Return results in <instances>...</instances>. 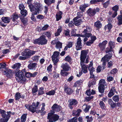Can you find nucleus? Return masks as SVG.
Wrapping results in <instances>:
<instances>
[{"label":"nucleus","mask_w":122,"mask_h":122,"mask_svg":"<svg viewBox=\"0 0 122 122\" xmlns=\"http://www.w3.org/2000/svg\"><path fill=\"white\" fill-rule=\"evenodd\" d=\"M21 66L19 63L16 64V79L18 82L23 83L25 82L26 79L24 73L21 71L19 70Z\"/></svg>","instance_id":"nucleus-1"},{"label":"nucleus","mask_w":122,"mask_h":122,"mask_svg":"<svg viewBox=\"0 0 122 122\" xmlns=\"http://www.w3.org/2000/svg\"><path fill=\"white\" fill-rule=\"evenodd\" d=\"M29 7L31 12L34 11V14H39L40 12L43 9L42 4L39 2H35L34 5H29Z\"/></svg>","instance_id":"nucleus-2"},{"label":"nucleus","mask_w":122,"mask_h":122,"mask_svg":"<svg viewBox=\"0 0 122 122\" xmlns=\"http://www.w3.org/2000/svg\"><path fill=\"white\" fill-rule=\"evenodd\" d=\"M46 37L44 35H42L39 38L34 40L33 42L34 44L41 45L46 44L47 42V41L46 39Z\"/></svg>","instance_id":"nucleus-3"},{"label":"nucleus","mask_w":122,"mask_h":122,"mask_svg":"<svg viewBox=\"0 0 122 122\" xmlns=\"http://www.w3.org/2000/svg\"><path fill=\"white\" fill-rule=\"evenodd\" d=\"M54 113L50 112L48 113L47 117L48 122H55L58 120L59 117V116L56 114H54Z\"/></svg>","instance_id":"nucleus-4"},{"label":"nucleus","mask_w":122,"mask_h":122,"mask_svg":"<svg viewBox=\"0 0 122 122\" xmlns=\"http://www.w3.org/2000/svg\"><path fill=\"white\" fill-rule=\"evenodd\" d=\"M91 30V28L87 26L86 29H85L83 32V34H84L80 35L81 37H85L84 39V42L87 40L88 37L89 38L91 36V34L89 33Z\"/></svg>","instance_id":"nucleus-5"},{"label":"nucleus","mask_w":122,"mask_h":122,"mask_svg":"<svg viewBox=\"0 0 122 122\" xmlns=\"http://www.w3.org/2000/svg\"><path fill=\"white\" fill-rule=\"evenodd\" d=\"M39 104V102H37L36 104L33 103L31 105L26 104L25 105V107L30 111L34 113L36 111V109H38V106Z\"/></svg>","instance_id":"nucleus-6"},{"label":"nucleus","mask_w":122,"mask_h":122,"mask_svg":"<svg viewBox=\"0 0 122 122\" xmlns=\"http://www.w3.org/2000/svg\"><path fill=\"white\" fill-rule=\"evenodd\" d=\"M36 51L30 50L28 49H26L24 51L21 53V55L23 56H25L27 59L29 58L30 56L35 54Z\"/></svg>","instance_id":"nucleus-7"},{"label":"nucleus","mask_w":122,"mask_h":122,"mask_svg":"<svg viewBox=\"0 0 122 122\" xmlns=\"http://www.w3.org/2000/svg\"><path fill=\"white\" fill-rule=\"evenodd\" d=\"M112 53H109L108 55L105 56L102 59L101 61L102 62V65L103 66V69L105 68V66L107 62L112 57Z\"/></svg>","instance_id":"nucleus-8"},{"label":"nucleus","mask_w":122,"mask_h":122,"mask_svg":"<svg viewBox=\"0 0 122 122\" xmlns=\"http://www.w3.org/2000/svg\"><path fill=\"white\" fill-rule=\"evenodd\" d=\"M99 85L98 90L99 92L102 93H103L104 91V86L106 85L105 80L104 79L101 80L99 81Z\"/></svg>","instance_id":"nucleus-9"},{"label":"nucleus","mask_w":122,"mask_h":122,"mask_svg":"<svg viewBox=\"0 0 122 122\" xmlns=\"http://www.w3.org/2000/svg\"><path fill=\"white\" fill-rule=\"evenodd\" d=\"M2 73L8 77H10L13 76L14 73L9 69L5 68L4 70L2 71Z\"/></svg>","instance_id":"nucleus-10"},{"label":"nucleus","mask_w":122,"mask_h":122,"mask_svg":"<svg viewBox=\"0 0 122 122\" xmlns=\"http://www.w3.org/2000/svg\"><path fill=\"white\" fill-rule=\"evenodd\" d=\"M59 54V52L55 51L52 56V60L54 64L56 65L58 61V56Z\"/></svg>","instance_id":"nucleus-11"},{"label":"nucleus","mask_w":122,"mask_h":122,"mask_svg":"<svg viewBox=\"0 0 122 122\" xmlns=\"http://www.w3.org/2000/svg\"><path fill=\"white\" fill-rule=\"evenodd\" d=\"M87 53V51L86 50L81 51L80 56V62H84Z\"/></svg>","instance_id":"nucleus-12"},{"label":"nucleus","mask_w":122,"mask_h":122,"mask_svg":"<svg viewBox=\"0 0 122 122\" xmlns=\"http://www.w3.org/2000/svg\"><path fill=\"white\" fill-rule=\"evenodd\" d=\"M51 108L52 110L51 112L53 113L59 112L61 109L60 107L56 104H55L53 105Z\"/></svg>","instance_id":"nucleus-13"},{"label":"nucleus","mask_w":122,"mask_h":122,"mask_svg":"<svg viewBox=\"0 0 122 122\" xmlns=\"http://www.w3.org/2000/svg\"><path fill=\"white\" fill-rule=\"evenodd\" d=\"M109 46L110 47V49L107 48L106 52V53L108 52H109L112 51L113 49L115 47V43L113 41H110L108 42Z\"/></svg>","instance_id":"nucleus-14"},{"label":"nucleus","mask_w":122,"mask_h":122,"mask_svg":"<svg viewBox=\"0 0 122 122\" xmlns=\"http://www.w3.org/2000/svg\"><path fill=\"white\" fill-rule=\"evenodd\" d=\"M80 64L81 68V72L86 73L87 72V66L85 64L84 62H80Z\"/></svg>","instance_id":"nucleus-15"},{"label":"nucleus","mask_w":122,"mask_h":122,"mask_svg":"<svg viewBox=\"0 0 122 122\" xmlns=\"http://www.w3.org/2000/svg\"><path fill=\"white\" fill-rule=\"evenodd\" d=\"M107 43V41L106 40H105L103 41L102 43H99L98 46L101 50L102 51L105 49L106 45Z\"/></svg>","instance_id":"nucleus-16"},{"label":"nucleus","mask_w":122,"mask_h":122,"mask_svg":"<svg viewBox=\"0 0 122 122\" xmlns=\"http://www.w3.org/2000/svg\"><path fill=\"white\" fill-rule=\"evenodd\" d=\"M7 114H6L5 111L3 110L0 109V113L1 114V116L3 117H7V116H9V117L10 116V114L12 113L10 112H7Z\"/></svg>","instance_id":"nucleus-17"},{"label":"nucleus","mask_w":122,"mask_h":122,"mask_svg":"<svg viewBox=\"0 0 122 122\" xmlns=\"http://www.w3.org/2000/svg\"><path fill=\"white\" fill-rule=\"evenodd\" d=\"M76 49L77 50H80L82 47L81 39L80 37L78 38L76 44Z\"/></svg>","instance_id":"nucleus-18"},{"label":"nucleus","mask_w":122,"mask_h":122,"mask_svg":"<svg viewBox=\"0 0 122 122\" xmlns=\"http://www.w3.org/2000/svg\"><path fill=\"white\" fill-rule=\"evenodd\" d=\"M61 67L62 68L63 70L66 71H69L71 69L69 65L66 63L62 64Z\"/></svg>","instance_id":"nucleus-19"},{"label":"nucleus","mask_w":122,"mask_h":122,"mask_svg":"<svg viewBox=\"0 0 122 122\" xmlns=\"http://www.w3.org/2000/svg\"><path fill=\"white\" fill-rule=\"evenodd\" d=\"M77 18H78L77 17L74 18L73 20L74 24L76 26H78L80 25L83 21V19H80L77 20Z\"/></svg>","instance_id":"nucleus-20"},{"label":"nucleus","mask_w":122,"mask_h":122,"mask_svg":"<svg viewBox=\"0 0 122 122\" xmlns=\"http://www.w3.org/2000/svg\"><path fill=\"white\" fill-rule=\"evenodd\" d=\"M62 14V12L60 11L57 12L56 15V17L57 21L59 20L61 18Z\"/></svg>","instance_id":"nucleus-21"},{"label":"nucleus","mask_w":122,"mask_h":122,"mask_svg":"<svg viewBox=\"0 0 122 122\" xmlns=\"http://www.w3.org/2000/svg\"><path fill=\"white\" fill-rule=\"evenodd\" d=\"M37 63H34L29 64L28 66V67L30 70H35L37 66Z\"/></svg>","instance_id":"nucleus-22"},{"label":"nucleus","mask_w":122,"mask_h":122,"mask_svg":"<svg viewBox=\"0 0 122 122\" xmlns=\"http://www.w3.org/2000/svg\"><path fill=\"white\" fill-rule=\"evenodd\" d=\"M1 19L3 22L6 23H9L10 21V18L9 17H3Z\"/></svg>","instance_id":"nucleus-23"},{"label":"nucleus","mask_w":122,"mask_h":122,"mask_svg":"<svg viewBox=\"0 0 122 122\" xmlns=\"http://www.w3.org/2000/svg\"><path fill=\"white\" fill-rule=\"evenodd\" d=\"M69 102L70 105L73 106L76 105L77 103V101L73 99H70L69 101Z\"/></svg>","instance_id":"nucleus-24"},{"label":"nucleus","mask_w":122,"mask_h":122,"mask_svg":"<svg viewBox=\"0 0 122 122\" xmlns=\"http://www.w3.org/2000/svg\"><path fill=\"white\" fill-rule=\"evenodd\" d=\"M115 91V88L114 87H113L111 89L108 94V97H111L114 94V92Z\"/></svg>","instance_id":"nucleus-25"},{"label":"nucleus","mask_w":122,"mask_h":122,"mask_svg":"<svg viewBox=\"0 0 122 122\" xmlns=\"http://www.w3.org/2000/svg\"><path fill=\"white\" fill-rule=\"evenodd\" d=\"M81 110L78 109L77 110H75L72 112V115L73 116H79L80 113L81 112Z\"/></svg>","instance_id":"nucleus-26"},{"label":"nucleus","mask_w":122,"mask_h":122,"mask_svg":"<svg viewBox=\"0 0 122 122\" xmlns=\"http://www.w3.org/2000/svg\"><path fill=\"white\" fill-rule=\"evenodd\" d=\"M108 104L111 106V107L114 108L115 107L116 104L112 101V99H109L108 100Z\"/></svg>","instance_id":"nucleus-27"},{"label":"nucleus","mask_w":122,"mask_h":122,"mask_svg":"<svg viewBox=\"0 0 122 122\" xmlns=\"http://www.w3.org/2000/svg\"><path fill=\"white\" fill-rule=\"evenodd\" d=\"M95 10L94 9H89L87 11V13L90 15H94L96 14Z\"/></svg>","instance_id":"nucleus-28"},{"label":"nucleus","mask_w":122,"mask_h":122,"mask_svg":"<svg viewBox=\"0 0 122 122\" xmlns=\"http://www.w3.org/2000/svg\"><path fill=\"white\" fill-rule=\"evenodd\" d=\"M83 81L82 80H78L75 83L74 85V86L76 87L77 86L81 85L82 84Z\"/></svg>","instance_id":"nucleus-29"},{"label":"nucleus","mask_w":122,"mask_h":122,"mask_svg":"<svg viewBox=\"0 0 122 122\" xmlns=\"http://www.w3.org/2000/svg\"><path fill=\"white\" fill-rule=\"evenodd\" d=\"M55 1V0H44L45 3L48 5H49L51 4L54 3Z\"/></svg>","instance_id":"nucleus-30"},{"label":"nucleus","mask_w":122,"mask_h":122,"mask_svg":"<svg viewBox=\"0 0 122 122\" xmlns=\"http://www.w3.org/2000/svg\"><path fill=\"white\" fill-rule=\"evenodd\" d=\"M94 26L97 28H99L102 27V25L100 21L99 20L97 21L94 23Z\"/></svg>","instance_id":"nucleus-31"},{"label":"nucleus","mask_w":122,"mask_h":122,"mask_svg":"<svg viewBox=\"0 0 122 122\" xmlns=\"http://www.w3.org/2000/svg\"><path fill=\"white\" fill-rule=\"evenodd\" d=\"M85 107V108L84 109V111L85 112H88L90 107V106L88 105H84L82 107V108L83 109Z\"/></svg>","instance_id":"nucleus-32"},{"label":"nucleus","mask_w":122,"mask_h":122,"mask_svg":"<svg viewBox=\"0 0 122 122\" xmlns=\"http://www.w3.org/2000/svg\"><path fill=\"white\" fill-rule=\"evenodd\" d=\"M118 25H122V15H119L117 17Z\"/></svg>","instance_id":"nucleus-33"},{"label":"nucleus","mask_w":122,"mask_h":122,"mask_svg":"<svg viewBox=\"0 0 122 122\" xmlns=\"http://www.w3.org/2000/svg\"><path fill=\"white\" fill-rule=\"evenodd\" d=\"M93 65L92 62V61L90 62V64L88 67V69L89 71H95V69L92 67Z\"/></svg>","instance_id":"nucleus-34"},{"label":"nucleus","mask_w":122,"mask_h":122,"mask_svg":"<svg viewBox=\"0 0 122 122\" xmlns=\"http://www.w3.org/2000/svg\"><path fill=\"white\" fill-rule=\"evenodd\" d=\"M20 18L23 24L24 25H26L27 24L28 21V20L27 19L24 17L21 18V16L20 17Z\"/></svg>","instance_id":"nucleus-35"},{"label":"nucleus","mask_w":122,"mask_h":122,"mask_svg":"<svg viewBox=\"0 0 122 122\" xmlns=\"http://www.w3.org/2000/svg\"><path fill=\"white\" fill-rule=\"evenodd\" d=\"M88 6V5L87 4L81 5L80 6V9L81 10L83 11L85 10V8Z\"/></svg>","instance_id":"nucleus-36"},{"label":"nucleus","mask_w":122,"mask_h":122,"mask_svg":"<svg viewBox=\"0 0 122 122\" xmlns=\"http://www.w3.org/2000/svg\"><path fill=\"white\" fill-rule=\"evenodd\" d=\"M65 92L67 94H70L73 91L70 88H67L65 89Z\"/></svg>","instance_id":"nucleus-37"},{"label":"nucleus","mask_w":122,"mask_h":122,"mask_svg":"<svg viewBox=\"0 0 122 122\" xmlns=\"http://www.w3.org/2000/svg\"><path fill=\"white\" fill-rule=\"evenodd\" d=\"M9 118V116H8L7 117H3L0 120V122H7Z\"/></svg>","instance_id":"nucleus-38"},{"label":"nucleus","mask_w":122,"mask_h":122,"mask_svg":"<svg viewBox=\"0 0 122 122\" xmlns=\"http://www.w3.org/2000/svg\"><path fill=\"white\" fill-rule=\"evenodd\" d=\"M44 88L43 87H41L38 90V95H40L43 94L44 93L43 91Z\"/></svg>","instance_id":"nucleus-39"},{"label":"nucleus","mask_w":122,"mask_h":122,"mask_svg":"<svg viewBox=\"0 0 122 122\" xmlns=\"http://www.w3.org/2000/svg\"><path fill=\"white\" fill-rule=\"evenodd\" d=\"M113 100L115 102H118L119 100V97L118 95H115L112 98Z\"/></svg>","instance_id":"nucleus-40"},{"label":"nucleus","mask_w":122,"mask_h":122,"mask_svg":"<svg viewBox=\"0 0 122 122\" xmlns=\"http://www.w3.org/2000/svg\"><path fill=\"white\" fill-rule=\"evenodd\" d=\"M38 91V88L37 86L35 85L34 87L32 89V91L33 93H35L37 92Z\"/></svg>","instance_id":"nucleus-41"},{"label":"nucleus","mask_w":122,"mask_h":122,"mask_svg":"<svg viewBox=\"0 0 122 122\" xmlns=\"http://www.w3.org/2000/svg\"><path fill=\"white\" fill-rule=\"evenodd\" d=\"M27 114H23L21 116V122H25L26 120Z\"/></svg>","instance_id":"nucleus-42"},{"label":"nucleus","mask_w":122,"mask_h":122,"mask_svg":"<svg viewBox=\"0 0 122 122\" xmlns=\"http://www.w3.org/2000/svg\"><path fill=\"white\" fill-rule=\"evenodd\" d=\"M20 13L22 16L24 17L27 14L28 12L26 10H21Z\"/></svg>","instance_id":"nucleus-43"},{"label":"nucleus","mask_w":122,"mask_h":122,"mask_svg":"<svg viewBox=\"0 0 122 122\" xmlns=\"http://www.w3.org/2000/svg\"><path fill=\"white\" fill-rule=\"evenodd\" d=\"M96 82L95 81L89 82L88 84V86L89 87H92L93 85H95Z\"/></svg>","instance_id":"nucleus-44"},{"label":"nucleus","mask_w":122,"mask_h":122,"mask_svg":"<svg viewBox=\"0 0 122 122\" xmlns=\"http://www.w3.org/2000/svg\"><path fill=\"white\" fill-rule=\"evenodd\" d=\"M55 91L52 90L49 91L48 92H46V94L47 95L50 96L54 95L55 93Z\"/></svg>","instance_id":"nucleus-45"},{"label":"nucleus","mask_w":122,"mask_h":122,"mask_svg":"<svg viewBox=\"0 0 122 122\" xmlns=\"http://www.w3.org/2000/svg\"><path fill=\"white\" fill-rule=\"evenodd\" d=\"M62 46V43L59 41H57L56 44V47L57 48H61Z\"/></svg>","instance_id":"nucleus-46"},{"label":"nucleus","mask_w":122,"mask_h":122,"mask_svg":"<svg viewBox=\"0 0 122 122\" xmlns=\"http://www.w3.org/2000/svg\"><path fill=\"white\" fill-rule=\"evenodd\" d=\"M66 71H64L63 70H61V75L63 76H67L69 73L67 72H66Z\"/></svg>","instance_id":"nucleus-47"},{"label":"nucleus","mask_w":122,"mask_h":122,"mask_svg":"<svg viewBox=\"0 0 122 122\" xmlns=\"http://www.w3.org/2000/svg\"><path fill=\"white\" fill-rule=\"evenodd\" d=\"M32 58L34 61L37 62L39 60L40 56H35L32 57Z\"/></svg>","instance_id":"nucleus-48"},{"label":"nucleus","mask_w":122,"mask_h":122,"mask_svg":"<svg viewBox=\"0 0 122 122\" xmlns=\"http://www.w3.org/2000/svg\"><path fill=\"white\" fill-rule=\"evenodd\" d=\"M22 95L20 94V93H17L16 94V100H18L20 98L22 97Z\"/></svg>","instance_id":"nucleus-49"},{"label":"nucleus","mask_w":122,"mask_h":122,"mask_svg":"<svg viewBox=\"0 0 122 122\" xmlns=\"http://www.w3.org/2000/svg\"><path fill=\"white\" fill-rule=\"evenodd\" d=\"M43 34L45 35L48 37L49 38L51 37V34L49 32L46 31L44 32L43 33Z\"/></svg>","instance_id":"nucleus-50"},{"label":"nucleus","mask_w":122,"mask_h":122,"mask_svg":"<svg viewBox=\"0 0 122 122\" xmlns=\"http://www.w3.org/2000/svg\"><path fill=\"white\" fill-rule=\"evenodd\" d=\"M77 118L76 117H73L71 119L69 120L68 122H77Z\"/></svg>","instance_id":"nucleus-51"},{"label":"nucleus","mask_w":122,"mask_h":122,"mask_svg":"<svg viewBox=\"0 0 122 122\" xmlns=\"http://www.w3.org/2000/svg\"><path fill=\"white\" fill-rule=\"evenodd\" d=\"M71 57L69 56H67L66 57L65 59V60L66 61H67L69 62L71 61Z\"/></svg>","instance_id":"nucleus-52"},{"label":"nucleus","mask_w":122,"mask_h":122,"mask_svg":"<svg viewBox=\"0 0 122 122\" xmlns=\"http://www.w3.org/2000/svg\"><path fill=\"white\" fill-rule=\"evenodd\" d=\"M109 3L110 1L108 0L103 4V7L106 8L109 5Z\"/></svg>","instance_id":"nucleus-53"},{"label":"nucleus","mask_w":122,"mask_h":122,"mask_svg":"<svg viewBox=\"0 0 122 122\" xmlns=\"http://www.w3.org/2000/svg\"><path fill=\"white\" fill-rule=\"evenodd\" d=\"M86 118L87 119V122H91L93 119L92 117H89V116H86Z\"/></svg>","instance_id":"nucleus-54"},{"label":"nucleus","mask_w":122,"mask_h":122,"mask_svg":"<svg viewBox=\"0 0 122 122\" xmlns=\"http://www.w3.org/2000/svg\"><path fill=\"white\" fill-rule=\"evenodd\" d=\"M99 105L102 108L104 109L105 108V106L103 102L101 101L99 103Z\"/></svg>","instance_id":"nucleus-55"},{"label":"nucleus","mask_w":122,"mask_h":122,"mask_svg":"<svg viewBox=\"0 0 122 122\" xmlns=\"http://www.w3.org/2000/svg\"><path fill=\"white\" fill-rule=\"evenodd\" d=\"M44 16L41 14H39L36 16L37 18L40 20H42L43 19H44Z\"/></svg>","instance_id":"nucleus-56"},{"label":"nucleus","mask_w":122,"mask_h":122,"mask_svg":"<svg viewBox=\"0 0 122 122\" xmlns=\"http://www.w3.org/2000/svg\"><path fill=\"white\" fill-rule=\"evenodd\" d=\"M103 66H103L102 67H101V66H98V67L97 69V72H100L101 71L102 69H103ZM105 69V68H104V69Z\"/></svg>","instance_id":"nucleus-57"},{"label":"nucleus","mask_w":122,"mask_h":122,"mask_svg":"<svg viewBox=\"0 0 122 122\" xmlns=\"http://www.w3.org/2000/svg\"><path fill=\"white\" fill-rule=\"evenodd\" d=\"M24 8L25 7L23 4L21 3L20 4L19 9L21 10H24Z\"/></svg>","instance_id":"nucleus-58"},{"label":"nucleus","mask_w":122,"mask_h":122,"mask_svg":"<svg viewBox=\"0 0 122 122\" xmlns=\"http://www.w3.org/2000/svg\"><path fill=\"white\" fill-rule=\"evenodd\" d=\"M119 8V6L117 5H115L114 7H112V10L115 11L117 12Z\"/></svg>","instance_id":"nucleus-59"},{"label":"nucleus","mask_w":122,"mask_h":122,"mask_svg":"<svg viewBox=\"0 0 122 122\" xmlns=\"http://www.w3.org/2000/svg\"><path fill=\"white\" fill-rule=\"evenodd\" d=\"M73 42H72L68 41V44L67 46L68 48H70L72 47Z\"/></svg>","instance_id":"nucleus-60"},{"label":"nucleus","mask_w":122,"mask_h":122,"mask_svg":"<svg viewBox=\"0 0 122 122\" xmlns=\"http://www.w3.org/2000/svg\"><path fill=\"white\" fill-rule=\"evenodd\" d=\"M54 73L53 77L54 78L56 79L59 77V74L58 73L55 72H54Z\"/></svg>","instance_id":"nucleus-61"},{"label":"nucleus","mask_w":122,"mask_h":122,"mask_svg":"<svg viewBox=\"0 0 122 122\" xmlns=\"http://www.w3.org/2000/svg\"><path fill=\"white\" fill-rule=\"evenodd\" d=\"M33 12L31 15V19L33 21H35L36 20L35 17L34 16V15H37V14H34V11H33Z\"/></svg>","instance_id":"nucleus-62"},{"label":"nucleus","mask_w":122,"mask_h":122,"mask_svg":"<svg viewBox=\"0 0 122 122\" xmlns=\"http://www.w3.org/2000/svg\"><path fill=\"white\" fill-rule=\"evenodd\" d=\"M11 18L13 21L15 20V13L13 14L11 16Z\"/></svg>","instance_id":"nucleus-63"},{"label":"nucleus","mask_w":122,"mask_h":122,"mask_svg":"<svg viewBox=\"0 0 122 122\" xmlns=\"http://www.w3.org/2000/svg\"><path fill=\"white\" fill-rule=\"evenodd\" d=\"M52 67V66L51 64H50L47 67V70L49 71L50 72L51 71V68Z\"/></svg>","instance_id":"nucleus-64"}]
</instances>
